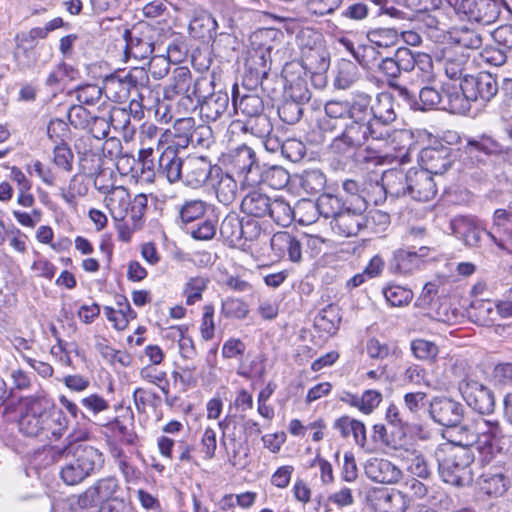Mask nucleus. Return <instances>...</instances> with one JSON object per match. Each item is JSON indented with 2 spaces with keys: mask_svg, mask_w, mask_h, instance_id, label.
<instances>
[{
  "mask_svg": "<svg viewBox=\"0 0 512 512\" xmlns=\"http://www.w3.org/2000/svg\"><path fill=\"white\" fill-rule=\"evenodd\" d=\"M359 109L368 122L374 127L382 129L396 120L393 107V96L389 93H380L376 96V103L372 104L371 95L360 92Z\"/></svg>",
  "mask_w": 512,
  "mask_h": 512,
  "instance_id": "1a4fd4ad",
  "label": "nucleus"
},
{
  "mask_svg": "<svg viewBox=\"0 0 512 512\" xmlns=\"http://www.w3.org/2000/svg\"><path fill=\"white\" fill-rule=\"evenodd\" d=\"M370 201H373L372 198ZM368 203L369 200L365 197H358L352 208L346 207L334 220H331L332 230L343 237L356 236L360 230L366 227L367 220L364 212Z\"/></svg>",
  "mask_w": 512,
  "mask_h": 512,
  "instance_id": "9d476101",
  "label": "nucleus"
},
{
  "mask_svg": "<svg viewBox=\"0 0 512 512\" xmlns=\"http://www.w3.org/2000/svg\"><path fill=\"white\" fill-rule=\"evenodd\" d=\"M486 234L501 251L512 255V228H494Z\"/></svg>",
  "mask_w": 512,
  "mask_h": 512,
  "instance_id": "338daca9",
  "label": "nucleus"
},
{
  "mask_svg": "<svg viewBox=\"0 0 512 512\" xmlns=\"http://www.w3.org/2000/svg\"><path fill=\"white\" fill-rule=\"evenodd\" d=\"M383 295L392 307L406 306L413 299V292L399 285H389L385 287L383 289Z\"/></svg>",
  "mask_w": 512,
  "mask_h": 512,
  "instance_id": "bf43d9fd",
  "label": "nucleus"
},
{
  "mask_svg": "<svg viewBox=\"0 0 512 512\" xmlns=\"http://www.w3.org/2000/svg\"><path fill=\"white\" fill-rule=\"evenodd\" d=\"M316 206L321 216L332 220L346 208L342 199L333 194H322L318 198Z\"/></svg>",
  "mask_w": 512,
  "mask_h": 512,
  "instance_id": "3c124183",
  "label": "nucleus"
},
{
  "mask_svg": "<svg viewBox=\"0 0 512 512\" xmlns=\"http://www.w3.org/2000/svg\"><path fill=\"white\" fill-rule=\"evenodd\" d=\"M463 81L470 100L480 106L489 103L499 92L496 75L486 71H481L476 75H465Z\"/></svg>",
  "mask_w": 512,
  "mask_h": 512,
  "instance_id": "9b49d317",
  "label": "nucleus"
},
{
  "mask_svg": "<svg viewBox=\"0 0 512 512\" xmlns=\"http://www.w3.org/2000/svg\"><path fill=\"white\" fill-rule=\"evenodd\" d=\"M340 308L336 304H328L321 309L314 319V327L327 337L335 335L341 323Z\"/></svg>",
  "mask_w": 512,
  "mask_h": 512,
  "instance_id": "473e14b6",
  "label": "nucleus"
},
{
  "mask_svg": "<svg viewBox=\"0 0 512 512\" xmlns=\"http://www.w3.org/2000/svg\"><path fill=\"white\" fill-rule=\"evenodd\" d=\"M111 127L122 133L126 141L132 139L136 132L135 126L131 122V114L128 110L121 107H113L109 113Z\"/></svg>",
  "mask_w": 512,
  "mask_h": 512,
  "instance_id": "37998d69",
  "label": "nucleus"
},
{
  "mask_svg": "<svg viewBox=\"0 0 512 512\" xmlns=\"http://www.w3.org/2000/svg\"><path fill=\"white\" fill-rule=\"evenodd\" d=\"M306 154L305 144L295 138L286 139L282 144L281 155L291 162L301 161Z\"/></svg>",
  "mask_w": 512,
  "mask_h": 512,
  "instance_id": "774afa93",
  "label": "nucleus"
},
{
  "mask_svg": "<svg viewBox=\"0 0 512 512\" xmlns=\"http://www.w3.org/2000/svg\"><path fill=\"white\" fill-rule=\"evenodd\" d=\"M206 210V202L200 199L187 200L179 209V217L183 223L188 224L202 218Z\"/></svg>",
  "mask_w": 512,
  "mask_h": 512,
  "instance_id": "6e6d98bb",
  "label": "nucleus"
},
{
  "mask_svg": "<svg viewBox=\"0 0 512 512\" xmlns=\"http://www.w3.org/2000/svg\"><path fill=\"white\" fill-rule=\"evenodd\" d=\"M453 233L463 240L466 246L475 248L481 243V235L485 232L476 220L469 216H457L450 223Z\"/></svg>",
  "mask_w": 512,
  "mask_h": 512,
  "instance_id": "bb28decb",
  "label": "nucleus"
},
{
  "mask_svg": "<svg viewBox=\"0 0 512 512\" xmlns=\"http://www.w3.org/2000/svg\"><path fill=\"white\" fill-rule=\"evenodd\" d=\"M438 470L442 480L453 486L463 487L472 482L471 464L474 453L471 448L441 444L435 451Z\"/></svg>",
  "mask_w": 512,
  "mask_h": 512,
  "instance_id": "423d86ee",
  "label": "nucleus"
},
{
  "mask_svg": "<svg viewBox=\"0 0 512 512\" xmlns=\"http://www.w3.org/2000/svg\"><path fill=\"white\" fill-rule=\"evenodd\" d=\"M455 154L451 147L442 142H434L433 145L423 148L419 153L421 169L432 175H442L452 165Z\"/></svg>",
  "mask_w": 512,
  "mask_h": 512,
  "instance_id": "f8f14e48",
  "label": "nucleus"
},
{
  "mask_svg": "<svg viewBox=\"0 0 512 512\" xmlns=\"http://www.w3.org/2000/svg\"><path fill=\"white\" fill-rule=\"evenodd\" d=\"M60 413H52L44 407L39 397L22 399V411L18 421L19 430L28 437L49 434L60 437L63 430Z\"/></svg>",
  "mask_w": 512,
  "mask_h": 512,
  "instance_id": "39448f33",
  "label": "nucleus"
},
{
  "mask_svg": "<svg viewBox=\"0 0 512 512\" xmlns=\"http://www.w3.org/2000/svg\"><path fill=\"white\" fill-rule=\"evenodd\" d=\"M250 79L245 77L242 84V91L239 90L237 84L232 89V104L236 114H241L246 119L257 116L264 112L263 98L253 92L249 86Z\"/></svg>",
  "mask_w": 512,
  "mask_h": 512,
  "instance_id": "6ab92c4d",
  "label": "nucleus"
},
{
  "mask_svg": "<svg viewBox=\"0 0 512 512\" xmlns=\"http://www.w3.org/2000/svg\"><path fill=\"white\" fill-rule=\"evenodd\" d=\"M499 145L496 141L487 136H482L479 139H469L465 146V154L474 163H485L487 157L496 152Z\"/></svg>",
  "mask_w": 512,
  "mask_h": 512,
  "instance_id": "72a5a7b5",
  "label": "nucleus"
},
{
  "mask_svg": "<svg viewBox=\"0 0 512 512\" xmlns=\"http://www.w3.org/2000/svg\"><path fill=\"white\" fill-rule=\"evenodd\" d=\"M189 145L208 149L214 143L212 128L205 123L195 125L193 132L190 133Z\"/></svg>",
  "mask_w": 512,
  "mask_h": 512,
  "instance_id": "680f3d73",
  "label": "nucleus"
},
{
  "mask_svg": "<svg viewBox=\"0 0 512 512\" xmlns=\"http://www.w3.org/2000/svg\"><path fill=\"white\" fill-rule=\"evenodd\" d=\"M256 178L257 181L251 182L250 186L266 185L272 189L280 190L288 185L290 174L282 166H260Z\"/></svg>",
  "mask_w": 512,
  "mask_h": 512,
  "instance_id": "c756f323",
  "label": "nucleus"
},
{
  "mask_svg": "<svg viewBox=\"0 0 512 512\" xmlns=\"http://www.w3.org/2000/svg\"><path fill=\"white\" fill-rule=\"evenodd\" d=\"M242 132L249 133L252 136L265 139L273 131V125L270 118L264 113L245 119L241 127Z\"/></svg>",
  "mask_w": 512,
  "mask_h": 512,
  "instance_id": "c03bdc74",
  "label": "nucleus"
},
{
  "mask_svg": "<svg viewBox=\"0 0 512 512\" xmlns=\"http://www.w3.org/2000/svg\"><path fill=\"white\" fill-rule=\"evenodd\" d=\"M457 13L464 15L469 21L491 24L500 14V2L496 0H460Z\"/></svg>",
  "mask_w": 512,
  "mask_h": 512,
  "instance_id": "4468645a",
  "label": "nucleus"
},
{
  "mask_svg": "<svg viewBox=\"0 0 512 512\" xmlns=\"http://www.w3.org/2000/svg\"><path fill=\"white\" fill-rule=\"evenodd\" d=\"M424 81L426 83L422 86L417 95L416 111L441 108L443 101L442 85L436 87L434 75H428Z\"/></svg>",
  "mask_w": 512,
  "mask_h": 512,
  "instance_id": "2f4dec72",
  "label": "nucleus"
},
{
  "mask_svg": "<svg viewBox=\"0 0 512 512\" xmlns=\"http://www.w3.org/2000/svg\"><path fill=\"white\" fill-rule=\"evenodd\" d=\"M209 90L199 98V113L206 121H217L227 111L229 96L226 91L215 90L214 76L209 77Z\"/></svg>",
  "mask_w": 512,
  "mask_h": 512,
  "instance_id": "dca6fc26",
  "label": "nucleus"
},
{
  "mask_svg": "<svg viewBox=\"0 0 512 512\" xmlns=\"http://www.w3.org/2000/svg\"><path fill=\"white\" fill-rule=\"evenodd\" d=\"M434 58L443 65L450 79H460L469 60V53L445 42L434 51Z\"/></svg>",
  "mask_w": 512,
  "mask_h": 512,
  "instance_id": "aec40b11",
  "label": "nucleus"
},
{
  "mask_svg": "<svg viewBox=\"0 0 512 512\" xmlns=\"http://www.w3.org/2000/svg\"><path fill=\"white\" fill-rule=\"evenodd\" d=\"M91 487L103 505L116 498L114 495L117 492L119 485L116 478L105 477L97 480L93 485H91Z\"/></svg>",
  "mask_w": 512,
  "mask_h": 512,
  "instance_id": "052dcab7",
  "label": "nucleus"
},
{
  "mask_svg": "<svg viewBox=\"0 0 512 512\" xmlns=\"http://www.w3.org/2000/svg\"><path fill=\"white\" fill-rule=\"evenodd\" d=\"M428 412L435 423L447 428L461 424L464 418V406L449 397H434Z\"/></svg>",
  "mask_w": 512,
  "mask_h": 512,
  "instance_id": "ddd939ff",
  "label": "nucleus"
},
{
  "mask_svg": "<svg viewBox=\"0 0 512 512\" xmlns=\"http://www.w3.org/2000/svg\"><path fill=\"white\" fill-rule=\"evenodd\" d=\"M221 162L241 177L245 184L250 186L251 182L257 181L256 175L260 164L255 151L246 144L223 153Z\"/></svg>",
  "mask_w": 512,
  "mask_h": 512,
  "instance_id": "6e6552de",
  "label": "nucleus"
},
{
  "mask_svg": "<svg viewBox=\"0 0 512 512\" xmlns=\"http://www.w3.org/2000/svg\"><path fill=\"white\" fill-rule=\"evenodd\" d=\"M285 80V92L289 98L303 103L311 99V92L307 84V74L297 61L286 63L282 70Z\"/></svg>",
  "mask_w": 512,
  "mask_h": 512,
  "instance_id": "a211bd4d",
  "label": "nucleus"
},
{
  "mask_svg": "<svg viewBox=\"0 0 512 512\" xmlns=\"http://www.w3.org/2000/svg\"><path fill=\"white\" fill-rule=\"evenodd\" d=\"M210 184L214 187L216 197L222 204L229 205L236 199L237 182L231 175L224 173L221 168L220 174L215 173V180L211 181Z\"/></svg>",
  "mask_w": 512,
  "mask_h": 512,
  "instance_id": "c9c22d12",
  "label": "nucleus"
},
{
  "mask_svg": "<svg viewBox=\"0 0 512 512\" xmlns=\"http://www.w3.org/2000/svg\"><path fill=\"white\" fill-rule=\"evenodd\" d=\"M445 43L466 52V50H476L482 46L483 39L479 32L466 26L454 27L447 32Z\"/></svg>",
  "mask_w": 512,
  "mask_h": 512,
  "instance_id": "c85d7f7f",
  "label": "nucleus"
},
{
  "mask_svg": "<svg viewBox=\"0 0 512 512\" xmlns=\"http://www.w3.org/2000/svg\"><path fill=\"white\" fill-rule=\"evenodd\" d=\"M271 249L279 257L286 254L292 262H299L302 258V243L289 232H277L271 238Z\"/></svg>",
  "mask_w": 512,
  "mask_h": 512,
  "instance_id": "cd10ccee",
  "label": "nucleus"
},
{
  "mask_svg": "<svg viewBox=\"0 0 512 512\" xmlns=\"http://www.w3.org/2000/svg\"><path fill=\"white\" fill-rule=\"evenodd\" d=\"M443 101L441 109L449 111L453 114L464 115L471 109L470 97L466 93L463 78L459 86L452 83L442 84Z\"/></svg>",
  "mask_w": 512,
  "mask_h": 512,
  "instance_id": "5701e85b",
  "label": "nucleus"
},
{
  "mask_svg": "<svg viewBox=\"0 0 512 512\" xmlns=\"http://www.w3.org/2000/svg\"><path fill=\"white\" fill-rule=\"evenodd\" d=\"M467 313L469 319L480 326L492 325L496 319V315H498L495 303L493 304L490 300L484 299L474 300L467 310Z\"/></svg>",
  "mask_w": 512,
  "mask_h": 512,
  "instance_id": "58836bf2",
  "label": "nucleus"
},
{
  "mask_svg": "<svg viewBox=\"0 0 512 512\" xmlns=\"http://www.w3.org/2000/svg\"><path fill=\"white\" fill-rule=\"evenodd\" d=\"M413 355L422 361L434 362L439 354L438 346L422 338L414 339L410 344Z\"/></svg>",
  "mask_w": 512,
  "mask_h": 512,
  "instance_id": "13d9d810",
  "label": "nucleus"
},
{
  "mask_svg": "<svg viewBox=\"0 0 512 512\" xmlns=\"http://www.w3.org/2000/svg\"><path fill=\"white\" fill-rule=\"evenodd\" d=\"M220 235L231 247L240 245L242 239L252 240L259 233L257 224L247 221L246 224L240 220L237 214H228L220 224Z\"/></svg>",
  "mask_w": 512,
  "mask_h": 512,
  "instance_id": "f3484780",
  "label": "nucleus"
},
{
  "mask_svg": "<svg viewBox=\"0 0 512 512\" xmlns=\"http://www.w3.org/2000/svg\"><path fill=\"white\" fill-rule=\"evenodd\" d=\"M366 476L374 482L395 484L402 478L401 469L387 459H370L365 465Z\"/></svg>",
  "mask_w": 512,
  "mask_h": 512,
  "instance_id": "393cba45",
  "label": "nucleus"
},
{
  "mask_svg": "<svg viewBox=\"0 0 512 512\" xmlns=\"http://www.w3.org/2000/svg\"><path fill=\"white\" fill-rule=\"evenodd\" d=\"M338 43L351 53L353 58L363 67L371 68L376 60L377 51L373 45L355 44L349 37H341Z\"/></svg>",
  "mask_w": 512,
  "mask_h": 512,
  "instance_id": "e433bc0d",
  "label": "nucleus"
},
{
  "mask_svg": "<svg viewBox=\"0 0 512 512\" xmlns=\"http://www.w3.org/2000/svg\"><path fill=\"white\" fill-rule=\"evenodd\" d=\"M209 280L204 277H193L185 285L184 294L186 304L193 305L201 300L203 291L206 290Z\"/></svg>",
  "mask_w": 512,
  "mask_h": 512,
  "instance_id": "0e129e2a",
  "label": "nucleus"
},
{
  "mask_svg": "<svg viewBox=\"0 0 512 512\" xmlns=\"http://www.w3.org/2000/svg\"><path fill=\"white\" fill-rule=\"evenodd\" d=\"M445 437L447 438L446 444H451L453 447L471 448L476 443V433L469 425H456L448 427Z\"/></svg>",
  "mask_w": 512,
  "mask_h": 512,
  "instance_id": "79ce46f5",
  "label": "nucleus"
},
{
  "mask_svg": "<svg viewBox=\"0 0 512 512\" xmlns=\"http://www.w3.org/2000/svg\"><path fill=\"white\" fill-rule=\"evenodd\" d=\"M430 249L421 246L417 251L411 249H399L393 254L389 263V270L394 274L408 275L419 270L424 264L423 258L427 257Z\"/></svg>",
  "mask_w": 512,
  "mask_h": 512,
  "instance_id": "412c9836",
  "label": "nucleus"
},
{
  "mask_svg": "<svg viewBox=\"0 0 512 512\" xmlns=\"http://www.w3.org/2000/svg\"><path fill=\"white\" fill-rule=\"evenodd\" d=\"M209 77L201 76L193 79L191 71L186 67H178L173 71L170 84L164 88V98L176 101L179 114L195 111L199 98L209 90Z\"/></svg>",
  "mask_w": 512,
  "mask_h": 512,
  "instance_id": "20e7f679",
  "label": "nucleus"
},
{
  "mask_svg": "<svg viewBox=\"0 0 512 512\" xmlns=\"http://www.w3.org/2000/svg\"><path fill=\"white\" fill-rule=\"evenodd\" d=\"M215 173L220 174V167L212 165L206 157H188L185 159L182 181L197 188L215 180Z\"/></svg>",
  "mask_w": 512,
  "mask_h": 512,
  "instance_id": "2eb2a0df",
  "label": "nucleus"
},
{
  "mask_svg": "<svg viewBox=\"0 0 512 512\" xmlns=\"http://www.w3.org/2000/svg\"><path fill=\"white\" fill-rule=\"evenodd\" d=\"M387 129L374 127L367 121L358 106H354L352 116L344 122L340 133L334 136L328 146L329 152L339 158L349 159L356 152L362 156L360 149L369 138L383 140L389 137Z\"/></svg>",
  "mask_w": 512,
  "mask_h": 512,
  "instance_id": "7ed1b4c3",
  "label": "nucleus"
},
{
  "mask_svg": "<svg viewBox=\"0 0 512 512\" xmlns=\"http://www.w3.org/2000/svg\"><path fill=\"white\" fill-rule=\"evenodd\" d=\"M70 95L75 94V97L80 105H95L103 97V90L96 84H84L77 86L74 90L69 92Z\"/></svg>",
  "mask_w": 512,
  "mask_h": 512,
  "instance_id": "5fc2aeb1",
  "label": "nucleus"
},
{
  "mask_svg": "<svg viewBox=\"0 0 512 512\" xmlns=\"http://www.w3.org/2000/svg\"><path fill=\"white\" fill-rule=\"evenodd\" d=\"M100 191L106 193L104 201L112 218L116 222L124 221L128 216L131 204L129 191L123 186L112 187L111 189L103 186V190Z\"/></svg>",
  "mask_w": 512,
  "mask_h": 512,
  "instance_id": "a878e982",
  "label": "nucleus"
},
{
  "mask_svg": "<svg viewBox=\"0 0 512 512\" xmlns=\"http://www.w3.org/2000/svg\"><path fill=\"white\" fill-rule=\"evenodd\" d=\"M303 104L292 98L285 99L278 107L279 118L286 124H296L303 116Z\"/></svg>",
  "mask_w": 512,
  "mask_h": 512,
  "instance_id": "4d7b16f0",
  "label": "nucleus"
},
{
  "mask_svg": "<svg viewBox=\"0 0 512 512\" xmlns=\"http://www.w3.org/2000/svg\"><path fill=\"white\" fill-rule=\"evenodd\" d=\"M376 196L375 205L381 204L387 197L392 199L409 197L415 201L427 202L437 194L433 176L423 169L411 168L407 171L393 168L385 171L381 183L372 186Z\"/></svg>",
  "mask_w": 512,
  "mask_h": 512,
  "instance_id": "f257e3e1",
  "label": "nucleus"
},
{
  "mask_svg": "<svg viewBox=\"0 0 512 512\" xmlns=\"http://www.w3.org/2000/svg\"><path fill=\"white\" fill-rule=\"evenodd\" d=\"M298 63L307 75L310 71L327 72L330 66L329 52L321 44L306 47L302 50L301 61Z\"/></svg>",
  "mask_w": 512,
  "mask_h": 512,
  "instance_id": "7c9ffc66",
  "label": "nucleus"
},
{
  "mask_svg": "<svg viewBox=\"0 0 512 512\" xmlns=\"http://www.w3.org/2000/svg\"><path fill=\"white\" fill-rule=\"evenodd\" d=\"M511 485L508 470L504 467H491L478 479L480 491L489 497L503 496Z\"/></svg>",
  "mask_w": 512,
  "mask_h": 512,
  "instance_id": "4be33fe9",
  "label": "nucleus"
},
{
  "mask_svg": "<svg viewBox=\"0 0 512 512\" xmlns=\"http://www.w3.org/2000/svg\"><path fill=\"white\" fill-rule=\"evenodd\" d=\"M473 429L476 433V443L479 444L478 449L481 445H491L493 440L502 436V428L497 419L480 418L475 421Z\"/></svg>",
  "mask_w": 512,
  "mask_h": 512,
  "instance_id": "ea45409f",
  "label": "nucleus"
},
{
  "mask_svg": "<svg viewBox=\"0 0 512 512\" xmlns=\"http://www.w3.org/2000/svg\"><path fill=\"white\" fill-rule=\"evenodd\" d=\"M360 103V93L355 94L351 101L330 100L324 106V116L347 120L352 116L354 106Z\"/></svg>",
  "mask_w": 512,
  "mask_h": 512,
  "instance_id": "a18cd8bd",
  "label": "nucleus"
},
{
  "mask_svg": "<svg viewBox=\"0 0 512 512\" xmlns=\"http://www.w3.org/2000/svg\"><path fill=\"white\" fill-rule=\"evenodd\" d=\"M184 164L185 160L179 155V148L169 145L159 157L157 171L173 184L182 179Z\"/></svg>",
  "mask_w": 512,
  "mask_h": 512,
  "instance_id": "b1692460",
  "label": "nucleus"
},
{
  "mask_svg": "<svg viewBox=\"0 0 512 512\" xmlns=\"http://www.w3.org/2000/svg\"><path fill=\"white\" fill-rule=\"evenodd\" d=\"M248 312V305L240 299L227 298L222 301L221 314L226 318L244 319Z\"/></svg>",
  "mask_w": 512,
  "mask_h": 512,
  "instance_id": "69168bd1",
  "label": "nucleus"
},
{
  "mask_svg": "<svg viewBox=\"0 0 512 512\" xmlns=\"http://www.w3.org/2000/svg\"><path fill=\"white\" fill-rule=\"evenodd\" d=\"M80 169L83 173L95 176L94 186L97 190H103V186L99 185V178L103 171V160L101 156L92 151H85L80 156Z\"/></svg>",
  "mask_w": 512,
  "mask_h": 512,
  "instance_id": "09e8293b",
  "label": "nucleus"
},
{
  "mask_svg": "<svg viewBox=\"0 0 512 512\" xmlns=\"http://www.w3.org/2000/svg\"><path fill=\"white\" fill-rule=\"evenodd\" d=\"M272 200L260 191H251L242 199L241 211L253 217H265L269 213Z\"/></svg>",
  "mask_w": 512,
  "mask_h": 512,
  "instance_id": "f704fd0d",
  "label": "nucleus"
},
{
  "mask_svg": "<svg viewBox=\"0 0 512 512\" xmlns=\"http://www.w3.org/2000/svg\"><path fill=\"white\" fill-rule=\"evenodd\" d=\"M276 224L287 227L294 220V211L283 198L272 200L268 215Z\"/></svg>",
  "mask_w": 512,
  "mask_h": 512,
  "instance_id": "8fccbe9b",
  "label": "nucleus"
},
{
  "mask_svg": "<svg viewBox=\"0 0 512 512\" xmlns=\"http://www.w3.org/2000/svg\"><path fill=\"white\" fill-rule=\"evenodd\" d=\"M124 39L126 41V53L136 59H146L154 51V45L149 40L136 37L131 31L125 30Z\"/></svg>",
  "mask_w": 512,
  "mask_h": 512,
  "instance_id": "de8ad7c7",
  "label": "nucleus"
},
{
  "mask_svg": "<svg viewBox=\"0 0 512 512\" xmlns=\"http://www.w3.org/2000/svg\"><path fill=\"white\" fill-rule=\"evenodd\" d=\"M195 125V120L192 117L177 119L173 125L174 140L171 145H175L179 149L187 148L189 146L190 133L193 132Z\"/></svg>",
  "mask_w": 512,
  "mask_h": 512,
  "instance_id": "864d4df0",
  "label": "nucleus"
},
{
  "mask_svg": "<svg viewBox=\"0 0 512 512\" xmlns=\"http://www.w3.org/2000/svg\"><path fill=\"white\" fill-rule=\"evenodd\" d=\"M300 186L308 194H317L326 187V176L320 169L305 170L300 175Z\"/></svg>",
  "mask_w": 512,
  "mask_h": 512,
  "instance_id": "603ef678",
  "label": "nucleus"
},
{
  "mask_svg": "<svg viewBox=\"0 0 512 512\" xmlns=\"http://www.w3.org/2000/svg\"><path fill=\"white\" fill-rule=\"evenodd\" d=\"M94 115L90 113L83 105H71L67 111V118L75 129L86 130Z\"/></svg>",
  "mask_w": 512,
  "mask_h": 512,
  "instance_id": "e2e57ef3",
  "label": "nucleus"
},
{
  "mask_svg": "<svg viewBox=\"0 0 512 512\" xmlns=\"http://www.w3.org/2000/svg\"><path fill=\"white\" fill-rule=\"evenodd\" d=\"M465 360H456L452 365L453 374L461 378L458 390L469 407L481 415H489L495 409L493 391L466 372Z\"/></svg>",
  "mask_w": 512,
  "mask_h": 512,
  "instance_id": "0eeeda50",
  "label": "nucleus"
},
{
  "mask_svg": "<svg viewBox=\"0 0 512 512\" xmlns=\"http://www.w3.org/2000/svg\"><path fill=\"white\" fill-rule=\"evenodd\" d=\"M360 77L359 69L355 63L350 60L342 59L338 63L337 74L334 79V86L338 89H348Z\"/></svg>",
  "mask_w": 512,
  "mask_h": 512,
  "instance_id": "49530a36",
  "label": "nucleus"
},
{
  "mask_svg": "<svg viewBox=\"0 0 512 512\" xmlns=\"http://www.w3.org/2000/svg\"><path fill=\"white\" fill-rule=\"evenodd\" d=\"M338 43L351 53L353 58L363 67L371 68L376 60L377 51L373 45L355 44L349 37H341Z\"/></svg>",
  "mask_w": 512,
  "mask_h": 512,
  "instance_id": "4c0bfd02",
  "label": "nucleus"
},
{
  "mask_svg": "<svg viewBox=\"0 0 512 512\" xmlns=\"http://www.w3.org/2000/svg\"><path fill=\"white\" fill-rule=\"evenodd\" d=\"M399 497L400 492L388 490L373 491L366 497V512H394L392 511V503Z\"/></svg>",
  "mask_w": 512,
  "mask_h": 512,
  "instance_id": "a19ab883",
  "label": "nucleus"
},
{
  "mask_svg": "<svg viewBox=\"0 0 512 512\" xmlns=\"http://www.w3.org/2000/svg\"><path fill=\"white\" fill-rule=\"evenodd\" d=\"M48 453L54 462L64 461L59 476L68 486L82 483L104 465V455L98 448L77 440L51 446Z\"/></svg>",
  "mask_w": 512,
  "mask_h": 512,
  "instance_id": "f03ea898",
  "label": "nucleus"
}]
</instances>
